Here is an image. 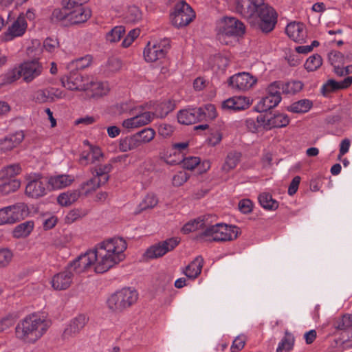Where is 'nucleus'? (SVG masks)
<instances>
[{
    "mask_svg": "<svg viewBox=\"0 0 352 352\" xmlns=\"http://www.w3.org/2000/svg\"><path fill=\"white\" fill-rule=\"evenodd\" d=\"M127 244L124 239L114 237L98 243L95 249L81 254L67 265L74 274H80L94 265L95 272L104 273L125 258Z\"/></svg>",
    "mask_w": 352,
    "mask_h": 352,
    "instance_id": "1",
    "label": "nucleus"
},
{
    "mask_svg": "<svg viewBox=\"0 0 352 352\" xmlns=\"http://www.w3.org/2000/svg\"><path fill=\"white\" fill-rule=\"evenodd\" d=\"M235 9L252 27L263 32H271L276 24V11L264 0H237Z\"/></svg>",
    "mask_w": 352,
    "mask_h": 352,
    "instance_id": "2",
    "label": "nucleus"
},
{
    "mask_svg": "<svg viewBox=\"0 0 352 352\" xmlns=\"http://www.w3.org/2000/svg\"><path fill=\"white\" fill-rule=\"evenodd\" d=\"M49 327L48 321L43 318L30 315L16 324V337L23 342L34 344L43 336Z\"/></svg>",
    "mask_w": 352,
    "mask_h": 352,
    "instance_id": "3",
    "label": "nucleus"
},
{
    "mask_svg": "<svg viewBox=\"0 0 352 352\" xmlns=\"http://www.w3.org/2000/svg\"><path fill=\"white\" fill-rule=\"evenodd\" d=\"M43 72V66L38 58L24 61L5 75L0 87L11 84L21 78L26 83L32 82Z\"/></svg>",
    "mask_w": 352,
    "mask_h": 352,
    "instance_id": "4",
    "label": "nucleus"
},
{
    "mask_svg": "<svg viewBox=\"0 0 352 352\" xmlns=\"http://www.w3.org/2000/svg\"><path fill=\"white\" fill-rule=\"evenodd\" d=\"M239 229L236 226L226 223L206 225L200 236L210 241H228L238 237Z\"/></svg>",
    "mask_w": 352,
    "mask_h": 352,
    "instance_id": "5",
    "label": "nucleus"
},
{
    "mask_svg": "<svg viewBox=\"0 0 352 352\" xmlns=\"http://www.w3.org/2000/svg\"><path fill=\"white\" fill-rule=\"evenodd\" d=\"M138 300L135 290L124 288L112 294L107 300L108 307L113 311L120 312L129 307Z\"/></svg>",
    "mask_w": 352,
    "mask_h": 352,
    "instance_id": "6",
    "label": "nucleus"
},
{
    "mask_svg": "<svg viewBox=\"0 0 352 352\" xmlns=\"http://www.w3.org/2000/svg\"><path fill=\"white\" fill-rule=\"evenodd\" d=\"M29 214L28 206L19 202L0 209V226L14 224Z\"/></svg>",
    "mask_w": 352,
    "mask_h": 352,
    "instance_id": "7",
    "label": "nucleus"
},
{
    "mask_svg": "<svg viewBox=\"0 0 352 352\" xmlns=\"http://www.w3.org/2000/svg\"><path fill=\"white\" fill-rule=\"evenodd\" d=\"M27 184L25 193L31 198L38 199L44 197L50 191L47 177L40 174H31L26 176Z\"/></svg>",
    "mask_w": 352,
    "mask_h": 352,
    "instance_id": "8",
    "label": "nucleus"
},
{
    "mask_svg": "<svg viewBox=\"0 0 352 352\" xmlns=\"http://www.w3.org/2000/svg\"><path fill=\"white\" fill-rule=\"evenodd\" d=\"M195 17L192 8L186 2L177 3L170 14V20L173 25L182 28L188 25Z\"/></svg>",
    "mask_w": 352,
    "mask_h": 352,
    "instance_id": "9",
    "label": "nucleus"
},
{
    "mask_svg": "<svg viewBox=\"0 0 352 352\" xmlns=\"http://www.w3.org/2000/svg\"><path fill=\"white\" fill-rule=\"evenodd\" d=\"M219 34L226 36L241 37L245 33V26L235 17H224L217 25Z\"/></svg>",
    "mask_w": 352,
    "mask_h": 352,
    "instance_id": "10",
    "label": "nucleus"
},
{
    "mask_svg": "<svg viewBox=\"0 0 352 352\" xmlns=\"http://www.w3.org/2000/svg\"><path fill=\"white\" fill-rule=\"evenodd\" d=\"M179 243L175 239H169L163 242L151 246L144 254V257L147 260L162 257L167 252L173 250Z\"/></svg>",
    "mask_w": 352,
    "mask_h": 352,
    "instance_id": "11",
    "label": "nucleus"
},
{
    "mask_svg": "<svg viewBox=\"0 0 352 352\" xmlns=\"http://www.w3.org/2000/svg\"><path fill=\"white\" fill-rule=\"evenodd\" d=\"M256 82V79L249 73L241 72L229 78L228 86L236 91H245L252 88Z\"/></svg>",
    "mask_w": 352,
    "mask_h": 352,
    "instance_id": "12",
    "label": "nucleus"
},
{
    "mask_svg": "<svg viewBox=\"0 0 352 352\" xmlns=\"http://www.w3.org/2000/svg\"><path fill=\"white\" fill-rule=\"evenodd\" d=\"M89 76H82L77 72H72L69 76L61 78L62 85L71 91H86L87 90V80Z\"/></svg>",
    "mask_w": 352,
    "mask_h": 352,
    "instance_id": "13",
    "label": "nucleus"
},
{
    "mask_svg": "<svg viewBox=\"0 0 352 352\" xmlns=\"http://www.w3.org/2000/svg\"><path fill=\"white\" fill-rule=\"evenodd\" d=\"M74 277V273L67 266L63 271L53 276L51 285L56 291L66 290L70 287Z\"/></svg>",
    "mask_w": 352,
    "mask_h": 352,
    "instance_id": "14",
    "label": "nucleus"
},
{
    "mask_svg": "<svg viewBox=\"0 0 352 352\" xmlns=\"http://www.w3.org/2000/svg\"><path fill=\"white\" fill-rule=\"evenodd\" d=\"M87 91L90 97L94 99H99L107 96L110 91V87L108 82L98 80L93 76L87 80Z\"/></svg>",
    "mask_w": 352,
    "mask_h": 352,
    "instance_id": "15",
    "label": "nucleus"
},
{
    "mask_svg": "<svg viewBox=\"0 0 352 352\" xmlns=\"http://www.w3.org/2000/svg\"><path fill=\"white\" fill-rule=\"evenodd\" d=\"M27 27L28 24L24 14H21L3 35V40L5 42H9L14 38L22 36L25 32Z\"/></svg>",
    "mask_w": 352,
    "mask_h": 352,
    "instance_id": "16",
    "label": "nucleus"
},
{
    "mask_svg": "<svg viewBox=\"0 0 352 352\" xmlns=\"http://www.w3.org/2000/svg\"><path fill=\"white\" fill-rule=\"evenodd\" d=\"M287 36L295 43H306L307 32L305 25L301 22L292 21L285 28Z\"/></svg>",
    "mask_w": 352,
    "mask_h": 352,
    "instance_id": "17",
    "label": "nucleus"
},
{
    "mask_svg": "<svg viewBox=\"0 0 352 352\" xmlns=\"http://www.w3.org/2000/svg\"><path fill=\"white\" fill-rule=\"evenodd\" d=\"M153 113L149 111H145L135 116L124 120L122 122V127L128 131H131L137 128L149 124L153 118Z\"/></svg>",
    "mask_w": 352,
    "mask_h": 352,
    "instance_id": "18",
    "label": "nucleus"
},
{
    "mask_svg": "<svg viewBox=\"0 0 352 352\" xmlns=\"http://www.w3.org/2000/svg\"><path fill=\"white\" fill-rule=\"evenodd\" d=\"M252 104L250 98L245 96L232 97L222 103V108L228 110L241 111L249 108Z\"/></svg>",
    "mask_w": 352,
    "mask_h": 352,
    "instance_id": "19",
    "label": "nucleus"
},
{
    "mask_svg": "<svg viewBox=\"0 0 352 352\" xmlns=\"http://www.w3.org/2000/svg\"><path fill=\"white\" fill-rule=\"evenodd\" d=\"M263 119L265 120L264 129L266 130L275 127H284L289 123L288 116L283 113L265 114L263 115Z\"/></svg>",
    "mask_w": 352,
    "mask_h": 352,
    "instance_id": "20",
    "label": "nucleus"
},
{
    "mask_svg": "<svg viewBox=\"0 0 352 352\" xmlns=\"http://www.w3.org/2000/svg\"><path fill=\"white\" fill-rule=\"evenodd\" d=\"M88 322V318L83 314H80L74 318L65 329L63 336L65 338H69L76 336L85 327Z\"/></svg>",
    "mask_w": 352,
    "mask_h": 352,
    "instance_id": "21",
    "label": "nucleus"
},
{
    "mask_svg": "<svg viewBox=\"0 0 352 352\" xmlns=\"http://www.w3.org/2000/svg\"><path fill=\"white\" fill-rule=\"evenodd\" d=\"M202 114L197 108L183 109L177 113V120L182 124H192L201 121Z\"/></svg>",
    "mask_w": 352,
    "mask_h": 352,
    "instance_id": "22",
    "label": "nucleus"
},
{
    "mask_svg": "<svg viewBox=\"0 0 352 352\" xmlns=\"http://www.w3.org/2000/svg\"><path fill=\"white\" fill-rule=\"evenodd\" d=\"M85 143L89 146V150L81 153L80 162L83 165H87L100 161L103 157L100 148L98 146L89 144L87 141H85Z\"/></svg>",
    "mask_w": 352,
    "mask_h": 352,
    "instance_id": "23",
    "label": "nucleus"
},
{
    "mask_svg": "<svg viewBox=\"0 0 352 352\" xmlns=\"http://www.w3.org/2000/svg\"><path fill=\"white\" fill-rule=\"evenodd\" d=\"M50 191L65 188L74 181L73 176L69 175H52L47 177Z\"/></svg>",
    "mask_w": 352,
    "mask_h": 352,
    "instance_id": "24",
    "label": "nucleus"
},
{
    "mask_svg": "<svg viewBox=\"0 0 352 352\" xmlns=\"http://www.w3.org/2000/svg\"><path fill=\"white\" fill-rule=\"evenodd\" d=\"M91 10L85 6H80L69 11V24H78L87 21L91 16Z\"/></svg>",
    "mask_w": 352,
    "mask_h": 352,
    "instance_id": "25",
    "label": "nucleus"
},
{
    "mask_svg": "<svg viewBox=\"0 0 352 352\" xmlns=\"http://www.w3.org/2000/svg\"><path fill=\"white\" fill-rule=\"evenodd\" d=\"M24 138L22 131L16 132L14 134L6 137L0 140V152L6 153L18 146Z\"/></svg>",
    "mask_w": 352,
    "mask_h": 352,
    "instance_id": "26",
    "label": "nucleus"
},
{
    "mask_svg": "<svg viewBox=\"0 0 352 352\" xmlns=\"http://www.w3.org/2000/svg\"><path fill=\"white\" fill-rule=\"evenodd\" d=\"M143 54L146 62L152 63L163 58L165 52L162 45H146Z\"/></svg>",
    "mask_w": 352,
    "mask_h": 352,
    "instance_id": "27",
    "label": "nucleus"
},
{
    "mask_svg": "<svg viewBox=\"0 0 352 352\" xmlns=\"http://www.w3.org/2000/svg\"><path fill=\"white\" fill-rule=\"evenodd\" d=\"M122 67L121 60L116 57H111L101 66L100 72L105 76H111L118 72Z\"/></svg>",
    "mask_w": 352,
    "mask_h": 352,
    "instance_id": "28",
    "label": "nucleus"
},
{
    "mask_svg": "<svg viewBox=\"0 0 352 352\" xmlns=\"http://www.w3.org/2000/svg\"><path fill=\"white\" fill-rule=\"evenodd\" d=\"M201 160L197 157H188L184 159L182 164L186 169L193 170L196 166H199V172L204 173L210 167L209 161H204L201 164Z\"/></svg>",
    "mask_w": 352,
    "mask_h": 352,
    "instance_id": "29",
    "label": "nucleus"
},
{
    "mask_svg": "<svg viewBox=\"0 0 352 352\" xmlns=\"http://www.w3.org/2000/svg\"><path fill=\"white\" fill-rule=\"evenodd\" d=\"M204 259L201 256H197L188 266H186L184 274L190 278H197L201 272Z\"/></svg>",
    "mask_w": 352,
    "mask_h": 352,
    "instance_id": "30",
    "label": "nucleus"
},
{
    "mask_svg": "<svg viewBox=\"0 0 352 352\" xmlns=\"http://www.w3.org/2000/svg\"><path fill=\"white\" fill-rule=\"evenodd\" d=\"M281 100V96H270L267 94L256 104V109L258 111H266L277 106Z\"/></svg>",
    "mask_w": 352,
    "mask_h": 352,
    "instance_id": "31",
    "label": "nucleus"
},
{
    "mask_svg": "<svg viewBox=\"0 0 352 352\" xmlns=\"http://www.w3.org/2000/svg\"><path fill=\"white\" fill-rule=\"evenodd\" d=\"M79 197L78 190H69L60 193L57 197V202L60 206L67 207L76 202Z\"/></svg>",
    "mask_w": 352,
    "mask_h": 352,
    "instance_id": "32",
    "label": "nucleus"
},
{
    "mask_svg": "<svg viewBox=\"0 0 352 352\" xmlns=\"http://www.w3.org/2000/svg\"><path fill=\"white\" fill-rule=\"evenodd\" d=\"M241 153L236 151H231L226 157L221 170L228 173L234 169L241 160Z\"/></svg>",
    "mask_w": 352,
    "mask_h": 352,
    "instance_id": "33",
    "label": "nucleus"
},
{
    "mask_svg": "<svg viewBox=\"0 0 352 352\" xmlns=\"http://www.w3.org/2000/svg\"><path fill=\"white\" fill-rule=\"evenodd\" d=\"M113 166L111 163L105 164H100L91 169L94 176L98 179H102V182L104 184L109 179V173L112 170Z\"/></svg>",
    "mask_w": 352,
    "mask_h": 352,
    "instance_id": "34",
    "label": "nucleus"
},
{
    "mask_svg": "<svg viewBox=\"0 0 352 352\" xmlns=\"http://www.w3.org/2000/svg\"><path fill=\"white\" fill-rule=\"evenodd\" d=\"M329 61L333 67V71L336 74H342L340 68L346 63L347 58L341 53L336 51L329 54Z\"/></svg>",
    "mask_w": 352,
    "mask_h": 352,
    "instance_id": "35",
    "label": "nucleus"
},
{
    "mask_svg": "<svg viewBox=\"0 0 352 352\" xmlns=\"http://www.w3.org/2000/svg\"><path fill=\"white\" fill-rule=\"evenodd\" d=\"M34 222L28 221L16 226L13 230V236L16 239L27 237L34 229Z\"/></svg>",
    "mask_w": 352,
    "mask_h": 352,
    "instance_id": "36",
    "label": "nucleus"
},
{
    "mask_svg": "<svg viewBox=\"0 0 352 352\" xmlns=\"http://www.w3.org/2000/svg\"><path fill=\"white\" fill-rule=\"evenodd\" d=\"M21 171V167L19 164L7 166L0 170V181L13 179L16 175Z\"/></svg>",
    "mask_w": 352,
    "mask_h": 352,
    "instance_id": "37",
    "label": "nucleus"
},
{
    "mask_svg": "<svg viewBox=\"0 0 352 352\" xmlns=\"http://www.w3.org/2000/svg\"><path fill=\"white\" fill-rule=\"evenodd\" d=\"M140 146L135 134L122 138L120 140L119 149L122 152H127Z\"/></svg>",
    "mask_w": 352,
    "mask_h": 352,
    "instance_id": "38",
    "label": "nucleus"
},
{
    "mask_svg": "<svg viewBox=\"0 0 352 352\" xmlns=\"http://www.w3.org/2000/svg\"><path fill=\"white\" fill-rule=\"evenodd\" d=\"M1 182L2 183L0 184V194L3 195L15 192L21 186V182L19 179H7Z\"/></svg>",
    "mask_w": 352,
    "mask_h": 352,
    "instance_id": "39",
    "label": "nucleus"
},
{
    "mask_svg": "<svg viewBox=\"0 0 352 352\" xmlns=\"http://www.w3.org/2000/svg\"><path fill=\"white\" fill-rule=\"evenodd\" d=\"M258 199L261 206L266 210H275L278 208V203L269 193L263 192Z\"/></svg>",
    "mask_w": 352,
    "mask_h": 352,
    "instance_id": "40",
    "label": "nucleus"
},
{
    "mask_svg": "<svg viewBox=\"0 0 352 352\" xmlns=\"http://www.w3.org/2000/svg\"><path fill=\"white\" fill-rule=\"evenodd\" d=\"M312 102L307 99H303L294 102L287 107V110L296 113L307 112L311 107Z\"/></svg>",
    "mask_w": 352,
    "mask_h": 352,
    "instance_id": "41",
    "label": "nucleus"
},
{
    "mask_svg": "<svg viewBox=\"0 0 352 352\" xmlns=\"http://www.w3.org/2000/svg\"><path fill=\"white\" fill-rule=\"evenodd\" d=\"M104 184L102 182V179H98L97 177L93 175V177L83 182L80 186V190L85 195H87L92 192L95 191L101 185Z\"/></svg>",
    "mask_w": 352,
    "mask_h": 352,
    "instance_id": "42",
    "label": "nucleus"
},
{
    "mask_svg": "<svg viewBox=\"0 0 352 352\" xmlns=\"http://www.w3.org/2000/svg\"><path fill=\"white\" fill-rule=\"evenodd\" d=\"M135 135L141 146L151 142L155 136V131L152 128H146L135 133Z\"/></svg>",
    "mask_w": 352,
    "mask_h": 352,
    "instance_id": "43",
    "label": "nucleus"
},
{
    "mask_svg": "<svg viewBox=\"0 0 352 352\" xmlns=\"http://www.w3.org/2000/svg\"><path fill=\"white\" fill-rule=\"evenodd\" d=\"M245 122L247 129L252 133L257 132L261 127L264 129L265 120L263 119V115H260L256 118H248Z\"/></svg>",
    "mask_w": 352,
    "mask_h": 352,
    "instance_id": "44",
    "label": "nucleus"
},
{
    "mask_svg": "<svg viewBox=\"0 0 352 352\" xmlns=\"http://www.w3.org/2000/svg\"><path fill=\"white\" fill-rule=\"evenodd\" d=\"M175 108V102L170 100H166L157 104L155 111L157 116L163 118L173 111Z\"/></svg>",
    "mask_w": 352,
    "mask_h": 352,
    "instance_id": "45",
    "label": "nucleus"
},
{
    "mask_svg": "<svg viewBox=\"0 0 352 352\" xmlns=\"http://www.w3.org/2000/svg\"><path fill=\"white\" fill-rule=\"evenodd\" d=\"M229 65L228 58L222 56H216L212 59V67L217 73L223 74Z\"/></svg>",
    "mask_w": 352,
    "mask_h": 352,
    "instance_id": "46",
    "label": "nucleus"
},
{
    "mask_svg": "<svg viewBox=\"0 0 352 352\" xmlns=\"http://www.w3.org/2000/svg\"><path fill=\"white\" fill-rule=\"evenodd\" d=\"M206 226V223L201 219H195L193 221H190L186 223L182 229V232L184 234H188L190 232H194L195 230L202 229L204 230Z\"/></svg>",
    "mask_w": 352,
    "mask_h": 352,
    "instance_id": "47",
    "label": "nucleus"
},
{
    "mask_svg": "<svg viewBox=\"0 0 352 352\" xmlns=\"http://www.w3.org/2000/svg\"><path fill=\"white\" fill-rule=\"evenodd\" d=\"M125 28L122 26H116L106 35L107 41L109 43H117L123 37Z\"/></svg>",
    "mask_w": 352,
    "mask_h": 352,
    "instance_id": "48",
    "label": "nucleus"
},
{
    "mask_svg": "<svg viewBox=\"0 0 352 352\" xmlns=\"http://www.w3.org/2000/svg\"><path fill=\"white\" fill-rule=\"evenodd\" d=\"M294 338L289 333H286L285 337L282 341L279 343L278 346L276 349V352H288L294 346Z\"/></svg>",
    "mask_w": 352,
    "mask_h": 352,
    "instance_id": "49",
    "label": "nucleus"
},
{
    "mask_svg": "<svg viewBox=\"0 0 352 352\" xmlns=\"http://www.w3.org/2000/svg\"><path fill=\"white\" fill-rule=\"evenodd\" d=\"M303 87L302 82L294 80L287 82H283V93L294 94L299 92Z\"/></svg>",
    "mask_w": 352,
    "mask_h": 352,
    "instance_id": "50",
    "label": "nucleus"
},
{
    "mask_svg": "<svg viewBox=\"0 0 352 352\" xmlns=\"http://www.w3.org/2000/svg\"><path fill=\"white\" fill-rule=\"evenodd\" d=\"M158 204L157 196L153 193L147 194L140 204L141 210L151 209L155 207Z\"/></svg>",
    "mask_w": 352,
    "mask_h": 352,
    "instance_id": "51",
    "label": "nucleus"
},
{
    "mask_svg": "<svg viewBox=\"0 0 352 352\" xmlns=\"http://www.w3.org/2000/svg\"><path fill=\"white\" fill-rule=\"evenodd\" d=\"M142 18V12L140 9L135 6H130L125 13V19L129 23H135Z\"/></svg>",
    "mask_w": 352,
    "mask_h": 352,
    "instance_id": "52",
    "label": "nucleus"
},
{
    "mask_svg": "<svg viewBox=\"0 0 352 352\" xmlns=\"http://www.w3.org/2000/svg\"><path fill=\"white\" fill-rule=\"evenodd\" d=\"M70 10L67 9L65 6L62 9H54L52 17V19L56 21H63L65 25H69V11Z\"/></svg>",
    "mask_w": 352,
    "mask_h": 352,
    "instance_id": "53",
    "label": "nucleus"
},
{
    "mask_svg": "<svg viewBox=\"0 0 352 352\" xmlns=\"http://www.w3.org/2000/svg\"><path fill=\"white\" fill-rule=\"evenodd\" d=\"M199 109L202 116L201 121L204 120H212L217 117L215 107L212 104H206L204 108H197Z\"/></svg>",
    "mask_w": 352,
    "mask_h": 352,
    "instance_id": "54",
    "label": "nucleus"
},
{
    "mask_svg": "<svg viewBox=\"0 0 352 352\" xmlns=\"http://www.w3.org/2000/svg\"><path fill=\"white\" fill-rule=\"evenodd\" d=\"M321 65V57L319 55H313L307 60L305 67L307 71L312 72L316 70Z\"/></svg>",
    "mask_w": 352,
    "mask_h": 352,
    "instance_id": "55",
    "label": "nucleus"
},
{
    "mask_svg": "<svg viewBox=\"0 0 352 352\" xmlns=\"http://www.w3.org/2000/svg\"><path fill=\"white\" fill-rule=\"evenodd\" d=\"M87 212L85 210L76 208L70 210L65 217V221L68 223H72L78 219L87 215Z\"/></svg>",
    "mask_w": 352,
    "mask_h": 352,
    "instance_id": "56",
    "label": "nucleus"
},
{
    "mask_svg": "<svg viewBox=\"0 0 352 352\" xmlns=\"http://www.w3.org/2000/svg\"><path fill=\"white\" fill-rule=\"evenodd\" d=\"M13 258L12 252L8 248L0 249V268L6 267Z\"/></svg>",
    "mask_w": 352,
    "mask_h": 352,
    "instance_id": "57",
    "label": "nucleus"
},
{
    "mask_svg": "<svg viewBox=\"0 0 352 352\" xmlns=\"http://www.w3.org/2000/svg\"><path fill=\"white\" fill-rule=\"evenodd\" d=\"M285 58L287 61L288 64L292 67L298 65L301 62V58L295 52L291 49H286L285 51Z\"/></svg>",
    "mask_w": 352,
    "mask_h": 352,
    "instance_id": "58",
    "label": "nucleus"
},
{
    "mask_svg": "<svg viewBox=\"0 0 352 352\" xmlns=\"http://www.w3.org/2000/svg\"><path fill=\"white\" fill-rule=\"evenodd\" d=\"M280 91H283V82L280 81L273 82L267 89V94L272 96H280Z\"/></svg>",
    "mask_w": 352,
    "mask_h": 352,
    "instance_id": "59",
    "label": "nucleus"
},
{
    "mask_svg": "<svg viewBox=\"0 0 352 352\" xmlns=\"http://www.w3.org/2000/svg\"><path fill=\"white\" fill-rule=\"evenodd\" d=\"M338 89H341L340 87L339 82L332 79L327 80L322 88V94L324 95H327V94Z\"/></svg>",
    "mask_w": 352,
    "mask_h": 352,
    "instance_id": "60",
    "label": "nucleus"
},
{
    "mask_svg": "<svg viewBox=\"0 0 352 352\" xmlns=\"http://www.w3.org/2000/svg\"><path fill=\"white\" fill-rule=\"evenodd\" d=\"M48 91L45 89H39L32 95V100L38 103H45L48 99Z\"/></svg>",
    "mask_w": 352,
    "mask_h": 352,
    "instance_id": "61",
    "label": "nucleus"
},
{
    "mask_svg": "<svg viewBox=\"0 0 352 352\" xmlns=\"http://www.w3.org/2000/svg\"><path fill=\"white\" fill-rule=\"evenodd\" d=\"M189 178V175L184 171L179 172L173 178V184L175 186L183 185Z\"/></svg>",
    "mask_w": 352,
    "mask_h": 352,
    "instance_id": "62",
    "label": "nucleus"
},
{
    "mask_svg": "<svg viewBox=\"0 0 352 352\" xmlns=\"http://www.w3.org/2000/svg\"><path fill=\"white\" fill-rule=\"evenodd\" d=\"M246 342V338L244 336L236 337L231 346L232 352H238L241 350Z\"/></svg>",
    "mask_w": 352,
    "mask_h": 352,
    "instance_id": "63",
    "label": "nucleus"
},
{
    "mask_svg": "<svg viewBox=\"0 0 352 352\" xmlns=\"http://www.w3.org/2000/svg\"><path fill=\"white\" fill-rule=\"evenodd\" d=\"M239 210L244 214H248L252 212L253 203L248 199H242L239 203Z\"/></svg>",
    "mask_w": 352,
    "mask_h": 352,
    "instance_id": "64",
    "label": "nucleus"
}]
</instances>
